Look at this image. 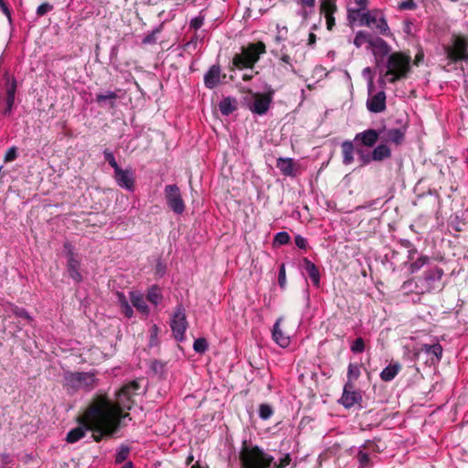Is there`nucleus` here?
Returning <instances> with one entry per match:
<instances>
[{"label": "nucleus", "instance_id": "obj_48", "mask_svg": "<svg viewBox=\"0 0 468 468\" xmlns=\"http://www.w3.org/2000/svg\"><path fill=\"white\" fill-rule=\"evenodd\" d=\"M361 9H348V14H347V19L350 21V22H355L356 20H360L361 17H362V15L363 13H361Z\"/></svg>", "mask_w": 468, "mask_h": 468}, {"label": "nucleus", "instance_id": "obj_19", "mask_svg": "<svg viewBox=\"0 0 468 468\" xmlns=\"http://www.w3.org/2000/svg\"><path fill=\"white\" fill-rule=\"evenodd\" d=\"M382 133L381 142L382 143H394L396 144H400L405 137V131H402L399 128L392 129H380Z\"/></svg>", "mask_w": 468, "mask_h": 468}, {"label": "nucleus", "instance_id": "obj_25", "mask_svg": "<svg viewBox=\"0 0 468 468\" xmlns=\"http://www.w3.org/2000/svg\"><path fill=\"white\" fill-rule=\"evenodd\" d=\"M370 47L373 48V53L376 57H385L390 52V47L381 37H372L370 40Z\"/></svg>", "mask_w": 468, "mask_h": 468}, {"label": "nucleus", "instance_id": "obj_6", "mask_svg": "<svg viewBox=\"0 0 468 468\" xmlns=\"http://www.w3.org/2000/svg\"><path fill=\"white\" fill-rule=\"evenodd\" d=\"M443 50L451 62H468V36L453 35L451 44L444 45Z\"/></svg>", "mask_w": 468, "mask_h": 468}, {"label": "nucleus", "instance_id": "obj_12", "mask_svg": "<svg viewBox=\"0 0 468 468\" xmlns=\"http://www.w3.org/2000/svg\"><path fill=\"white\" fill-rule=\"evenodd\" d=\"M170 326L175 338L181 342L185 338V333L187 327L186 310L182 304H178L171 318Z\"/></svg>", "mask_w": 468, "mask_h": 468}, {"label": "nucleus", "instance_id": "obj_23", "mask_svg": "<svg viewBox=\"0 0 468 468\" xmlns=\"http://www.w3.org/2000/svg\"><path fill=\"white\" fill-rule=\"evenodd\" d=\"M302 268L305 271V272L310 277L313 284L315 287H319L320 285V272L318 268L315 266L314 262H312L308 258H303L302 260Z\"/></svg>", "mask_w": 468, "mask_h": 468}, {"label": "nucleus", "instance_id": "obj_50", "mask_svg": "<svg viewBox=\"0 0 468 468\" xmlns=\"http://www.w3.org/2000/svg\"><path fill=\"white\" fill-rule=\"evenodd\" d=\"M17 157V148L16 146L10 147L5 154V162H12Z\"/></svg>", "mask_w": 468, "mask_h": 468}, {"label": "nucleus", "instance_id": "obj_41", "mask_svg": "<svg viewBox=\"0 0 468 468\" xmlns=\"http://www.w3.org/2000/svg\"><path fill=\"white\" fill-rule=\"evenodd\" d=\"M290 235L286 231L278 232L273 239L274 246L286 245L290 242Z\"/></svg>", "mask_w": 468, "mask_h": 468}, {"label": "nucleus", "instance_id": "obj_5", "mask_svg": "<svg viewBox=\"0 0 468 468\" xmlns=\"http://www.w3.org/2000/svg\"><path fill=\"white\" fill-rule=\"evenodd\" d=\"M64 386L72 391L79 389L91 390L96 382L95 375L91 372L66 371L63 376Z\"/></svg>", "mask_w": 468, "mask_h": 468}, {"label": "nucleus", "instance_id": "obj_60", "mask_svg": "<svg viewBox=\"0 0 468 468\" xmlns=\"http://www.w3.org/2000/svg\"><path fill=\"white\" fill-rule=\"evenodd\" d=\"M122 313L127 317L131 318L133 315V310L129 303H125L123 307L121 308Z\"/></svg>", "mask_w": 468, "mask_h": 468}, {"label": "nucleus", "instance_id": "obj_15", "mask_svg": "<svg viewBox=\"0 0 468 468\" xmlns=\"http://www.w3.org/2000/svg\"><path fill=\"white\" fill-rule=\"evenodd\" d=\"M361 401L362 395L360 391L355 389L353 383L346 381L344 386L343 394L339 399V403H341L346 409H350Z\"/></svg>", "mask_w": 468, "mask_h": 468}, {"label": "nucleus", "instance_id": "obj_45", "mask_svg": "<svg viewBox=\"0 0 468 468\" xmlns=\"http://www.w3.org/2000/svg\"><path fill=\"white\" fill-rule=\"evenodd\" d=\"M64 252L67 258V261L69 259H75L78 258V255L74 252V247L73 245L67 241L63 244Z\"/></svg>", "mask_w": 468, "mask_h": 468}, {"label": "nucleus", "instance_id": "obj_43", "mask_svg": "<svg viewBox=\"0 0 468 468\" xmlns=\"http://www.w3.org/2000/svg\"><path fill=\"white\" fill-rule=\"evenodd\" d=\"M103 156L105 161L108 162V164L113 168L114 171L120 168L119 165L115 160L113 153L110 149L107 148L103 151Z\"/></svg>", "mask_w": 468, "mask_h": 468}, {"label": "nucleus", "instance_id": "obj_8", "mask_svg": "<svg viewBox=\"0 0 468 468\" xmlns=\"http://www.w3.org/2000/svg\"><path fill=\"white\" fill-rule=\"evenodd\" d=\"M134 387L136 388L135 383H127V384L123 385L122 388L116 393V401L115 402H112L108 398H101L98 401V403H100L103 399H108L113 405V407L116 409V411H117L116 415H117V418H121V423H122V421L125 419L131 420L129 413H122V411L123 410H131L133 401V399L130 397V395L127 394V392H128L129 388H134Z\"/></svg>", "mask_w": 468, "mask_h": 468}, {"label": "nucleus", "instance_id": "obj_2", "mask_svg": "<svg viewBox=\"0 0 468 468\" xmlns=\"http://www.w3.org/2000/svg\"><path fill=\"white\" fill-rule=\"evenodd\" d=\"M241 468H285L291 463V456L286 453L274 462V457L257 445L243 446L240 451Z\"/></svg>", "mask_w": 468, "mask_h": 468}, {"label": "nucleus", "instance_id": "obj_51", "mask_svg": "<svg viewBox=\"0 0 468 468\" xmlns=\"http://www.w3.org/2000/svg\"><path fill=\"white\" fill-rule=\"evenodd\" d=\"M16 90V80H13L12 83L7 88L5 100L15 101Z\"/></svg>", "mask_w": 468, "mask_h": 468}, {"label": "nucleus", "instance_id": "obj_58", "mask_svg": "<svg viewBox=\"0 0 468 468\" xmlns=\"http://www.w3.org/2000/svg\"><path fill=\"white\" fill-rule=\"evenodd\" d=\"M0 10L6 16L9 22H11V20H12L11 11L8 8L5 0H0Z\"/></svg>", "mask_w": 468, "mask_h": 468}, {"label": "nucleus", "instance_id": "obj_7", "mask_svg": "<svg viewBox=\"0 0 468 468\" xmlns=\"http://www.w3.org/2000/svg\"><path fill=\"white\" fill-rule=\"evenodd\" d=\"M444 271L441 268L435 266L427 270L423 275L418 279L416 287L420 290V293L431 292L435 290H441V278Z\"/></svg>", "mask_w": 468, "mask_h": 468}, {"label": "nucleus", "instance_id": "obj_16", "mask_svg": "<svg viewBox=\"0 0 468 468\" xmlns=\"http://www.w3.org/2000/svg\"><path fill=\"white\" fill-rule=\"evenodd\" d=\"M114 179L120 187L130 192L134 191V173L131 168H118L114 171Z\"/></svg>", "mask_w": 468, "mask_h": 468}, {"label": "nucleus", "instance_id": "obj_1", "mask_svg": "<svg viewBox=\"0 0 468 468\" xmlns=\"http://www.w3.org/2000/svg\"><path fill=\"white\" fill-rule=\"evenodd\" d=\"M117 411L113 405L103 399L100 403L90 406L86 417L90 421V430L94 431L93 438L100 441L103 436H112L120 429L121 418H117Z\"/></svg>", "mask_w": 468, "mask_h": 468}, {"label": "nucleus", "instance_id": "obj_47", "mask_svg": "<svg viewBox=\"0 0 468 468\" xmlns=\"http://www.w3.org/2000/svg\"><path fill=\"white\" fill-rule=\"evenodd\" d=\"M280 60L282 62H283L284 64H286L285 69L291 70L292 72L295 71V69L293 68V65H292V58L288 54L283 53L282 51V54H281V57H280Z\"/></svg>", "mask_w": 468, "mask_h": 468}, {"label": "nucleus", "instance_id": "obj_44", "mask_svg": "<svg viewBox=\"0 0 468 468\" xmlns=\"http://www.w3.org/2000/svg\"><path fill=\"white\" fill-rule=\"evenodd\" d=\"M351 351L355 354H360L365 351V343L363 338L358 337L356 338L350 347Z\"/></svg>", "mask_w": 468, "mask_h": 468}, {"label": "nucleus", "instance_id": "obj_3", "mask_svg": "<svg viewBox=\"0 0 468 468\" xmlns=\"http://www.w3.org/2000/svg\"><path fill=\"white\" fill-rule=\"evenodd\" d=\"M410 58L402 53L395 52L388 56L387 60L386 76L389 83H395L405 78L410 71Z\"/></svg>", "mask_w": 468, "mask_h": 468}, {"label": "nucleus", "instance_id": "obj_17", "mask_svg": "<svg viewBox=\"0 0 468 468\" xmlns=\"http://www.w3.org/2000/svg\"><path fill=\"white\" fill-rule=\"evenodd\" d=\"M271 101V94H256L250 110L255 114L263 115L268 112Z\"/></svg>", "mask_w": 468, "mask_h": 468}, {"label": "nucleus", "instance_id": "obj_13", "mask_svg": "<svg viewBox=\"0 0 468 468\" xmlns=\"http://www.w3.org/2000/svg\"><path fill=\"white\" fill-rule=\"evenodd\" d=\"M368 99L367 100V108L370 112L379 113L386 110V93L384 90L378 91L373 94L374 83L373 80L369 79L367 83Z\"/></svg>", "mask_w": 468, "mask_h": 468}, {"label": "nucleus", "instance_id": "obj_27", "mask_svg": "<svg viewBox=\"0 0 468 468\" xmlns=\"http://www.w3.org/2000/svg\"><path fill=\"white\" fill-rule=\"evenodd\" d=\"M276 166L281 171V173L285 176L294 177L296 176L294 173V170H293V159L292 158L280 157L277 159Z\"/></svg>", "mask_w": 468, "mask_h": 468}, {"label": "nucleus", "instance_id": "obj_59", "mask_svg": "<svg viewBox=\"0 0 468 468\" xmlns=\"http://www.w3.org/2000/svg\"><path fill=\"white\" fill-rule=\"evenodd\" d=\"M296 2L301 7L314 9L315 6V0H296Z\"/></svg>", "mask_w": 468, "mask_h": 468}, {"label": "nucleus", "instance_id": "obj_38", "mask_svg": "<svg viewBox=\"0 0 468 468\" xmlns=\"http://www.w3.org/2000/svg\"><path fill=\"white\" fill-rule=\"evenodd\" d=\"M131 452V448L128 445L122 444L117 450L115 455V463H122L127 460Z\"/></svg>", "mask_w": 468, "mask_h": 468}, {"label": "nucleus", "instance_id": "obj_33", "mask_svg": "<svg viewBox=\"0 0 468 468\" xmlns=\"http://www.w3.org/2000/svg\"><path fill=\"white\" fill-rule=\"evenodd\" d=\"M356 154H357V160L359 162L360 167H364L374 161V159L371 157V152H367L364 148L356 146Z\"/></svg>", "mask_w": 468, "mask_h": 468}, {"label": "nucleus", "instance_id": "obj_53", "mask_svg": "<svg viewBox=\"0 0 468 468\" xmlns=\"http://www.w3.org/2000/svg\"><path fill=\"white\" fill-rule=\"evenodd\" d=\"M416 7V3L413 0L402 1L399 4L400 10H412Z\"/></svg>", "mask_w": 468, "mask_h": 468}, {"label": "nucleus", "instance_id": "obj_31", "mask_svg": "<svg viewBox=\"0 0 468 468\" xmlns=\"http://www.w3.org/2000/svg\"><path fill=\"white\" fill-rule=\"evenodd\" d=\"M400 370L399 364H390L386 367L380 373V378L383 381L389 382L395 378Z\"/></svg>", "mask_w": 468, "mask_h": 468}, {"label": "nucleus", "instance_id": "obj_22", "mask_svg": "<svg viewBox=\"0 0 468 468\" xmlns=\"http://www.w3.org/2000/svg\"><path fill=\"white\" fill-rule=\"evenodd\" d=\"M87 431H90V421L85 416V421L80 426L70 430L66 437V441L69 443H75L85 436Z\"/></svg>", "mask_w": 468, "mask_h": 468}, {"label": "nucleus", "instance_id": "obj_9", "mask_svg": "<svg viewBox=\"0 0 468 468\" xmlns=\"http://www.w3.org/2000/svg\"><path fill=\"white\" fill-rule=\"evenodd\" d=\"M380 452L377 443V439L367 440L363 444L358 447L356 455L358 466L357 468H372L374 464L373 458Z\"/></svg>", "mask_w": 468, "mask_h": 468}, {"label": "nucleus", "instance_id": "obj_35", "mask_svg": "<svg viewBox=\"0 0 468 468\" xmlns=\"http://www.w3.org/2000/svg\"><path fill=\"white\" fill-rule=\"evenodd\" d=\"M147 300L154 305H157L162 300L160 288L157 285H153L147 292Z\"/></svg>", "mask_w": 468, "mask_h": 468}, {"label": "nucleus", "instance_id": "obj_46", "mask_svg": "<svg viewBox=\"0 0 468 468\" xmlns=\"http://www.w3.org/2000/svg\"><path fill=\"white\" fill-rule=\"evenodd\" d=\"M160 32V27H156L143 38L144 44H154L156 42V34Z\"/></svg>", "mask_w": 468, "mask_h": 468}, {"label": "nucleus", "instance_id": "obj_26", "mask_svg": "<svg viewBox=\"0 0 468 468\" xmlns=\"http://www.w3.org/2000/svg\"><path fill=\"white\" fill-rule=\"evenodd\" d=\"M420 352H424L427 355H432L435 359H432V362L439 363L442 356V346L439 344H422L419 349Z\"/></svg>", "mask_w": 468, "mask_h": 468}, {"label": "nucleus", "instance_id": "obj_54", "mask_svg": "<svg viewBox=\"0 0 468 468\" xmlns=\"http://www.w3.org/2000/svg\"><path fill=\"white\" fill-rule=\"evenodd\" d=\"M204 24V17L203 16H196L191 19L190 21V27L194 28L195 30L199 29Z\"/></svg>", "mask_w": 468, "mask_h": 468}, {"label": "nucleus", "instance_id": "obj_63", "mask_svg": "<svg viewBox=\"0 0 468 468\" xmlns=\"http://www.w3.org/2000/svg\"><path fill=\"white\" fill-rule=\"evenodd\" d=\"M129 383L136 384V388L134 387V388H129V390L127 392V394L130 395V397L133 399V396L136 395L137 391L140 389V384H139L138 380H133V381H130Z\"/></svg>", "mask_w": 468, "mask_h": 468}, {"label": "nucleus", "instance_id": "obj_24", "mask_svg": "<svg viewBox=\"0 0 468 468\" xmlns=\"http://www.w3.org/2000/svg\"><path fill=\"white\" fill-rule=\"evenodd\" d=\"M282 318L277 319L272 328V339L274 342L282 348L287 347L290 345V337L285 335L281 330L280 323Z\"/></svg>", "mask_w": 468, "mask_h": 468}, {"label": "nucleus", "instance_id": "obj_55", "mask_svg": "<svg viewBox=\"0 0 468 468\" xmlns=\"http://www.w3.org/2000/svg\"><path fill=\"white\" fill-rule=\"evenodd\" d=\"M166 272V265L161 261H157L155 266V275L163 277Z\"/></svg>", "mask_w": 468, "mask_h": 468}, {"label": "nucleus", "instance_id": "obj_42", "mask_svg": "<svg viewBox=\"0 0 468 468\" xmlns=\"http://www.w3.org/2000/svg\"><path fill=\"white\" fill-rule=\"evenodd\" d=\"M207 348L208 344L205 338L199 337L195 340L193 345V349L195 350V352L198 354H204L207 350Z\"/></svg>", "mask_w": 468, "mask_h": 468}, {"label": "nucleus", "instance_id": "obj_49", "mask_svg": "<svg viewBox=\"0 0 468 468\" xmlns=\"http://www.w3.org/2000/svg\"><path fill=\"white\" fill-rule=\"evenodd\" d=\"M52 9H53V5H50L48 3H43V4H41L40 5L37 6L36 13H37V15L38 16H43L47 13L51 11Z\"/></svg>", "mask_w": 468, "mask_h": 468}, {"label": "nucleus", "instance_id": "obj_29", "mask_svg": "<svg viewBox=\"0 0 468 468\" xmlns=\"http://www.w3.org/2000/svg\"><path fill=\"white\" fill-rule=\"evenodd\" d=\"M237 101L234 98H224L218 103V109L222 115L229 116L237 109Z\"/></svg>", "mask_w": 468, "mask_h": 468}, {"label": "nucleus", "instance_id": "obj_36", "mask_svg": "<svg viewBox=\"0 0 468 468\" xmlns=\"http://www.w3.org/2000/svg\"><path fill=\"white\" fill-rule=\"evenodd\" d=\"M337 7L335 0H323L321 3V12L325 16H334Z\"/></svg>", "mask_w": 468, "mask_h": 468}, {"label": "nucleus", "instance_id": "obj_39", "mask_svg": "<svg viewBox=\"0 0 468 468\" xmlns=\"http://www.w3.org/2000/svg\"><path fill=\"white\" fill-rule=\"evenodd\" d=\"M360 376V367L357 364L350 363L347 368V381L353 383L354 380H356Z\"/></svg>", "mask_w": 468, "mask_h": 468}, {"label": "nucleus", "instance_id": "obj_56", "mask_svg": "<svg viewBox=\"0 0 468 468\" xmlns=\"http://www.w3.org/2000/svg\"><path fill=\"white\" fill-rule=\"evenodd\" d=\"M294 242L299 249L304 250L307 247V239L301 235L295 236Z\"/></svg>", "mask_w": 468, "mask_h": 468}, {"label": "nucleus", "instance_id": "obj_62", "mask_svg": "<svg viewBox=\"0 0 468 468\" xmlns=\"http://www.w3.org/2000/svg\"><path fill=\"white\" fill-rule=\"evenodd\" d=\"M6 107L3 112L4 115H10L15 103V101L5 100Z\"/></svg>", "mask_w": 468, "mask_h": 468}, {"label": "nucleus", "instance_id": "obj_34", "mask_svg": "<svg viewBox=\"0 0 468 468\" xmlns=\"http://www.w3.org/2000/svg\"><path fill=\"white\" fill-rule=\"evenodd\" d=\"M411 263L409 266V271L410 273L417 272L420 271L423 266L429 263L430 258L426 255H420L416 260L410 261Z\"/></svg>", "mask_w": 468, "mask_h": 468}, {"label": "nucleus", "instance_id": "obj_28", "mask_svg": "<svg viewBox=\"0 0 468 468\" xmlns=\"http://www.w3.org/2000/svg\"><path fill=\"white\" fill-rule=\"evenodd\" d=\"M371 157L374 159V161L381 162L391 156V149L386 144V143H382L376 146L371 151Z\"/></svg>", "mask_w": 468, "mask_h": 468}, {"label": "nucleus", "instance_id": "obj_57", "mask_svg": "<svg viewBox=\"0 0 468 468\" xmlns=\"http://www.w3.org/2000/svg\"><path fill=\"white\" fill-rule=\"evenodd\" d=\"M14 314L18 317H21V318H24L27 320H31V316L27 313V311L24 308L16 307L14 309Z\"/></svg>", "mask_w": 468, "mask_h": 468}, {"label": "nucleus", "instance_id": "obj_32", "mask_svg": "<svg viewBox=\"0 0 468 468\" xmlns=\"http://www.w3.org/2000/svg\"><path fill=\"white\" fill-rule=\"evenodd\" d=\"M131 302L133 306H134L138 311L147 314L149 312L148 305L146 304L144 297L136 292H132L131 293Z\"/></svg>", "mask_w": 468, "mask_h": 468}, {"label": "nucleus", "instance_id": "obj_4", "mask_svg": "<svg viewBox=\"0 0 468 468\" xmlns=\"http://www.w3.org/2000/svg\"><path fill=\"white\" fill-rule=\"evenodd\" d=\"M265 51V45L262 42L250 44L242 48L240 53L235 54L232 63L239 69H252Z\"/></svg>", "mask_w": 468, "mask_h": 468}, {"label": "nucleus", "instance_id": "obj_30", "mask_svg": "<svg viewBox=\"0 0 468 468\" xmlns=\"http://www.w3.org/2000/svg\"><path fill=\"white\" fill-rule=\"evenodd\" d=\"M118 94L116 91L107 90L105 93H98L96 94L95 101L99 104L107 103L112 108L115 106V101L118 99Z\"/></svg>", "mask_w": 468, "mask_h": 468}, {"label": "nucleus", "instance_id": "obj_10", "mask_svg": "<svg viewBox=\"0 0 468 468\" xmlns=\"http://www.w3.org/2000/svg\"><path fill=\"white\" fill-rule=\"evenodd\" d=\"M359 26L373 27L383 36H389L390 34L386 18L381 12L377 9L364 12Z\"/></svg>", "mask_w": 468, "mask_h": 468}, {"label": "nucleus", "instance_id": "obj_21", "mask_svg": "<svg viewBox=\"0 0 468 468\" xmlns=\"http://www.w3.org/2000/svg\"><path fill=\"white\" fill-rule=\"evenodd\" d=\"M80 260L78 258L69 259L67 261L66 270L69 276L72 279L75 283H80L83 281L82 274L80 272Z\"/></svg>", "mask_w": 468, "mask_h": 468}, {"label": "nucleus", "instance_id": "obj_37", "mask_svg": "<svg viewBox=\"0 0 468 468\" xmlns=\"http://www.w3.org/2000/svg\"><path fill=\"white\" fill-rule=\"evenodd\" d=\"M372 37L369 33L366 31H358L354 38V45L356 48L362 47L365 43H368L370 45V40Z\"/></svg>", "mask_w": 468, "mask_h": 468}, {"label": "nucleus", "instance_id": "obj_64", "mask_svg": "<svg viewBox=\"0 0 468 468\" xmlns=\"http://www.w3.org/2000/svg\"><path fill=\"white\" fill-rule=\"evenodd\" d=\"M388 82V78L386 76V72L381 75V77L378 80V84L381 87L382 90H384L386 84Z\"/></svg>", "mask_w": 468, "mask_h": 468}, {"label": "nucleus", "instance_id": "obj_52", "mask_svg": "<svg viewBox=\"0 0 468 468\" xmlns=\"http://www.w3.org/2000/svg\"><path fill=\"white\" fill-rule=\"evenodd\" d=\"M278 282L281 287H284L286 283L285 264L282 263L279 269Z\"/></svg>", "mask_w": 468, "mask_h": 468}, {"label": "nucleus", "instance_id": "obj_14", "mask_svg": "<svg viewBox=\"0 0 468 468\" xmlns=\"http://www.w3.org/2000/svg\"><path fill=\"white\" fill-rule=\"evenodd\" d=\"M382 133L380 129H367L363 132L357 133L355 137L356 147H373L378 140L381 141Z\"/></svg>", "mask_w": 468, "mask_h": 468}, {"label": "nucleus", "instance_id": "obj_20", "mask_svg": "<svg viewBox=\"0 0 468 468\" xmlns=\"http://www.w3.org/2000/svg\"><path fill=\"white\" fill-rule=\"evenodd\" d=\"M342 162L345 165H349L354 163L356 154V143L353 139L346 140L341 144Z\"/></svg>", "mask_w": 468, "mask_h": 468}, {"label": "nucleus", "instance_id": "obj_11", "mask_svg": "<svg viewBox=\"0 0 468 468\" xmlns=\"http://www.w3.org/2000/svg\"><path fill=\"white\" fill-rule=\"evenodd\" d=\"M165 198L167 207L176 215H181L186 209L179 187L173 184L167 185L164 190Z\"/></svg>", "mask_w": 468, "mask_h": 468}, {"label": "nucleus", "instance_id": "obj_40", "mask_svg": "<svg viewBox=\"0 0 468 468\" xmlns=\"http://www.w3.org/2000/svg\"><path fill=\"white\" fill-rule=\"evenodd\" d=\"M273 415V409L271 405L262 403L259 406V417L262 420H269Z\"/></svg>", "mask_w": 468, "mask_h": 468}, {"label": "nucleus", "instance_id": "obj_18", "mask_svg": "<svg viewBox=\"0 0 468 468\" xmlns=\"http://www.w3.org/2000/svg\"><path fill=\"white\" fill-rule=\"evenodd\" d=\"M221 69L218 64L212 65L204 75L205 86L212 90L216 88L220 82Z\"/></svg>", "mask_w": 468, "mask_h": 468}, {"label": "nucleus", "instance_id": "obj_61", "mask_svg": "<svg viewBox=\"0 0 468 468\" xmlns=\"http://www.w3.org/2000/svg\"><path fill=\"white\" fill-rule=\"evenodd\" d=\"M313 10L314 9H310L309 7H301L297 14L303 19H307L308 16L313 13Z\"/></svg>", "mask_w": 468, "mask_h": 468}]
</instances>
